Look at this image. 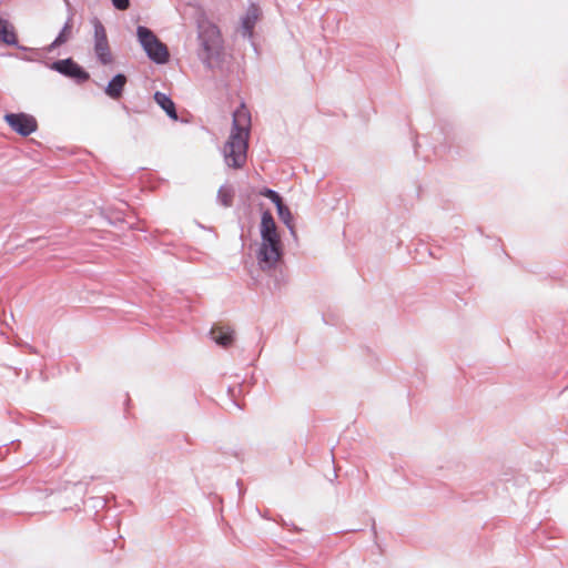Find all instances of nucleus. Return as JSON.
<instances>
[{
    "label": "nucleus",
    "mask_w": 568,
    "mask_h": 568,
    "mask_svg": "<svg viewBox=\"0 0 568 568\" xmlns=\"http://www.w3.org/2000/svg\"><path fill=\"white\" fill-rule=\"evenodd\" d=\"M138 41L146 57L156 64H165L170 60L168 47L145 26L136 28Z\"/></svg>",
    "instance_id": "7ed1b4c3"
},
{
    "label": "nucleus",
    "mask_w": 568,
    "mask_h": 568,
    "mask_svg": "<svg viewBox=\"0 0 568 568\" xmlns=\"http://www.w3.org/2000/svg\"><path fill=\"white\" fill-rule=\"evenodd\" d=\"M197 57L206 69L219 68L224 60L223 39L217 26L210 21L197 23Z\"/></svg>",
    "instance_id": "f03ea898"
},
{
    "label": "nucleus",
    "mask_w": 568,
    "mask_h": 568,
    "mask_svg": "<svg viewBox=\"0 0 568 568\" xmlns=\"http://www.w3.org/2000/svg\"><path fill=\"white\" fill-rule=\"evenodd\" d=\"M258 18V8L255 4H251L242 19V30L244 37H252L255 23Z\"/></svg>",
    "instance_id": "ddd939ff"
},
{
    "label": "nucleus",
    "mask_w": 568,
    "mask_h": 568,
    "mask_svg": "<svg viewBox=\"0 0 568 568\" xmlns=\"http://www.w3.org/2000/svg\"><path fill=\"white\" fill-rule=\"evenodd\" d=\"M234 189L231 185L220 186L216 195L217 202L224 207H231L233 205Z\"/></svg>",
    "instance_id": "2eb2a0df"
},
{
    "label": "nucleus",
    "mask_w": 568,
    "mask_h": 568,
    "mask_svg": "<svg viewBox=\"0 0 568 568\" xmlns=\"http://www.w3.org/2000/svg\"><path fill=\"white\" fill-rule=\"evenodd\" d=\"M211 338L222 347H229L234 341V331L230 327L214 325L210 331Z\"/></svg>",
    "instance_id": "9d476101"
},
{
    "label": "nucleus",
    "mask_w": 568,
    "mask_h": 568,
    "mask_svg": "<svg viewBox=\"0 0 568 568\" xmlns=\"http://www.w3.org/2000/svg\"><path fill=\"white\" fill-rule=\"evenodd\" d=\"M153 98H154V101L159 104V106L166 113V115L171 120H173V121L179 120L175 103L171 99L170 95H168L163 92L156 91L154 93Z\"/></svg>",
    "instance_id": "9b49d317"
},
{
    "label": "nucleus",
    "mask_w": 568,
    "mask_h": 568,
    "mask_svg": "<svg viewBox=\"0 0 568 568\" xmlns=\"http://www.w3.org/2000/svg\"><path fill=\"white\" fill-rule=\"evenodd\" d=\"M251 115L244 104L233 112L232 129L223 148L224 161L229 168L241 169L247 158V139Z\"/></svg>",
    "instance_id": "f257e3e1"
},
{
    "label": "nucleus",
    "mask_w": 568,
    "mask_h": 568,
    "mask_svg": "<svg viewBox=\"0 0 568 568\" xmlns=\"http://www.w3.org/2000/svg\"><path fill=\"white\" fill-rule=\"evenodd\" d=\"M372 532H373L374 538H376L377 537V530H376V526H375V520H373Z\"/></svg>",
    "instance_id": "aec40b11"
},
{
    "label": "nucleus",
    "mask_w": 568,
    "mask_h": 568,
    "mask_svg": "<svg viewBox=\"0 0 568 568\" xmlns=\"http://www.w3.org/2000/svg\"><path fill=\"white\" fill-rule=\"evenodd\" d=\"M112 6L120 11H124L130 7V0H111Z\"/></svg>",
    "instance_id": "a211bd4d"
},
{
    "label": "nucleus",
    "mask_w": 568,
    "mask_h": 568,
    "mask_svg": "<svg viewBox=\"0 0 568 568\" xmlns=\"http://www.w3.org/2000/svg\"><path fill=\"white\" fill-rule=\"evenodd\" d=\"M0 41L7 45H17L18 38L13 26L4 18L0 17Z\"/></svg>",
    "instance_id": "4468645a"
},
{
    "label": "nucleus",
    "mask_w": 568,
    "mask_h": 568,
    "mask_svg": "<svg viewBox=\"0 0 568 568\" xmlns=\"http://www.w3.org/2000/svg\"><path fill=\"white\" fill-rule=\"evenodd\" d=\"M14 47H16L17 49L21 50V51H32V52H34L36 54H39V52H38L37 50L31 49V48H27V47L21 45V44H19V43H18L17 45H14Z\"/></svg>",
    "instance_id": "6ab92c4d"
},
{
    "label": "nucleus",
    "mask_w": 568,
    "mask_h": 568,
    "mask_svg": "<svg viewBox=\"0 0 568 568\" xmlns=\"http://www.w3.org/2000/svg\"><path fill=\"white\" fill-rule=\"evenodd\" d=\"M16 443H18V444H19V443H20V440H12V443H11V444H12V445H14Z\"/></svg>",
    "instance_id": "393cba45"
},
{
    "label": "nucleus",
    "mask_w": 568,
    "mask_h": 568,
    "mask_svg": "<svg viewBox=\"0 0 568 568\" xmlns=\"http://www.w3.org/2000/svg\"><path fill=\"white\" fill-rule=\"evenodd\" d=\"M43 63L48 69L71 79L77 84H83L90 79V73L72 58L59 59Z\"/></svg>",
    "instance_id": "20e7f679"
},
{
    "label": "nucleus",
    "mask_w": 568,
    "mask_h": 568,
    "mask_svg": "<svg viewBox=\"0 0 568 568\" xmlns=\"http://www.w3.org/2000/svg\"><path fill=\"white\" fill-rule=\"evenodd\" d=\"M260 233L262 243H282L277 233L275 220L270 211H264L262 213Z\"/></svg>",
    "instance_id": "6e6552de"
},
{
    "label": "nucleus",
    "mask_w": 568,
    "mask_h": 568,
    "mask_svg": "<svg viewBox=\"0 0 568 568\" xmlns=\"http://www.w3.org/2000/svg\"><path fill=\"white\" fill-rule=\"evenodd\" d=\"M27 61H34V58H26Z\"/></svg>",
    "instance_id": "4be33fe9"
},
{
    "label": "nucleus",
    "mask_w": 568,
    "mask_h": 568,
    "mask_svg": "<svg viewBox=\"0 0 568 568\" xmlns=\"http://www.w3.org/2000/svg\"><path fill=\"white\" fill-rule=\"evenodd\" d=\"M429 255L434 256V257H437L433 251H429Z\"/></svg>",
    "instance_id": "412c9836"
},
{
    "label": "nucleus",
    "mask_w": 568,
    "mask_h": 568,
    "mask_svg": "<svg viewBox=\"0 0 568 568\" xmlns=\"http://www.w3.org/2000/svg\"><path fill=\"white\" fill-rule=\"evenodd\" d=\"M417 146H418V143H415V153H418Z\"/></svg>",
    "instance_id": "5701e85b"
},
{
    "label": "nucleus",
    "mask_w": 568,
    "mask_h": 568,
    "mask_svg": "<svg viewBox=\"0 0 568 568\" xmlns=\"http://www.w3.org/2000/svg\"><path fill=\"white\" fill-rule=\"evenodd\" d=\"M258 194L268 199L275 205V207L277 206V204H281L283 202V199L278 192L266 186L261 189Z\"/></svg>",
    "instance_id": "f3484780"
},
{
    "label": "nucleus",
    "mask_w": 568,
    "mask_h": 568,
    "mask_svg": "<svg viewBox=\"0 0 568 568\" xmlns=\"http://www.w3.org/2000/svg\"><path fill=\"white\" fill-rule=\"evenodd\" d=\"M4 121L11 128L12 131L20 134L21 136H29L38 129L37 120L33 115L28 113H7Z\"/></svg>",
    "instance_id": "0eeeda50"
},
{
    "label": "nucleus",
    "mask_w": 568,
    "mask_h": 568,
    "mask_svg": "<svg viewBox=\"0 0 568 568\" xmlns=\"http://www.w3.org/2000/svg\"><path fill=\"white\" fill-rule=\"evenodd\" d=\"M126 81L128 78L124 73H116L108 82L106 87L104 88V93L113 100H119L123 94Z\"/></svg>",
    "instance_id": "1a4fd4ad"
},
{
    "label": "nucleus",
    "mask_w": 568,
    "mask_h": 568,
    "mask_svg": "<svg viewBox=\"0 0 568 568\" xmlns=\"http://www.w3.org/2000/svg\"><path fill=\"white\" fill-rule=\"evenodd\" d=\"M282 243H261L256 253V260L262 271H268L276 266L283 257Z\"/></svg>",
    "instance_id": "423d86ee"
},
{
    "label": "nucleus",
    "mask_w": 568,
    "mask_h": 568,
    "mask_svg": "<svg viewBox=\"0 0 568 568\" xmlns=\"http://www.w3.org/2000/svg\"><path fill=\"white\" fill-rule=\"evenodd\" d=\"M276 212L278 215V219L286 225V227L290 230L292 235H295L294 225L292 223L293 216L291 213L290 207L282 202L281 204H277Z\"/></svg>",
    "instance_id": "dca6fc26"
},
{
    "label": "nucleus",
    "mask_w": 568,
    "mask_h": 568,
    "mask_svg": "<svg viewBox=\"0 0 568 568\" xmlns=\"http://www.w3.org/2000/svg\"><path fill=\"white\" fill-rule=\"evenodd\" d=\"M349 531L356 532V531H362V529H351Z\"/></svg>",
    "instance_id": "b1692460"
},
{
    "label": "nucleus",
    "mask_w": 568,
    "mask_h": 568,
    "mask_svg": "<svg viewBox=\"0 0 568 568\" xmlns=\"http://www.w3.org/2000/svg\"><path fill=\"white\" fill-rule=\"evenodd\" d=\"M91 22L94 30V53L97 60L102 65H108L112 62V53L108 41L106 30L97 17L93 18Z\"/></svg>",
    "instance_id": "39448f33"
},
{
    "label": "nucleus",
    "mask_w": 568,
    "mask_h": 568,
    "mask_svg": "<svg viewBox=\"0 0 568 568\" xmlns=\"http://www.w3.org/2000/svg\"><path fill=\"white\" fill-rule=\"evenodd\" d=\"M72 34V17L70 16L64 22L62 29L55 37V39L45 48L47 52H52L54 49L67 43Z\"/></svg>",
    "instance_id": "f8f14e48"
}]
</instances>
